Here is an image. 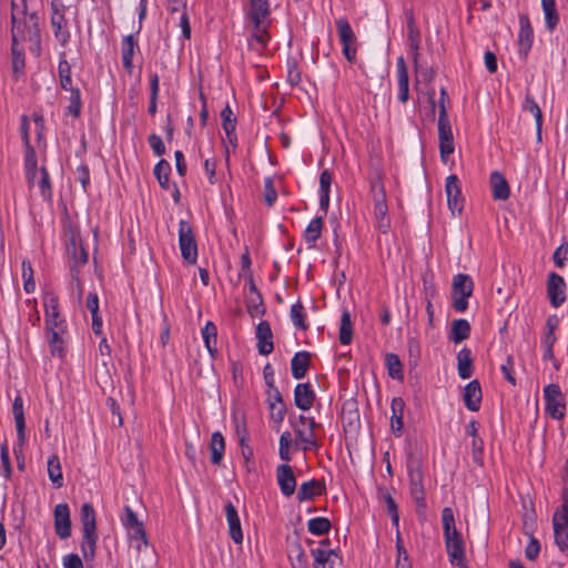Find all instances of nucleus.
Returning <instances> with one entry per match:
<instances>
[{"label":"nucleus","instance_id":"4be33fe9","mask_svg":"<svg viewBox=\"0 0 568 568\" xmlns=\"http://www.w3.org/2000/svg\"><path fill=\"white\" fill-rule=\"evenodd\" d=\"M480 402L481 388L478 381L474 379L464 388V403L469 410L477 412L480 407Z\"/></svg>","mask_w":568,"mask_h":568},{"label":"nucleus","instance_id":"338daca9","mask_svg":"<svg viewBox=\"0 0 568 568\" xmlns=\"http://www.w3.org/2000/svg\"><path fill=\"white\" fill-rule=\"evenodd\" d=\"M291 560H292L293 568H307L308 567L306 554L300 546L296 547L295 556L291 557Z\"/></svg>","mask_w":568,"mask_h":568},{"label":"nucleus","instance_id":"c03bdc74","mask_svg":"<svg viewBox=\"0 0 568 568\" xmlns=\"http://www.w3.org/2000/svg\"><path fill=\"white\" fill-rule=\"evenodd\" d=\"M323 217L313 219L304 232V239L308 244L315 243L322 234Z\"/></svg>","mask_w":568,"mask_h":568},{"label":"nucleus","instance_id":"c756f323","mask_svg":"<svg viewBox=\"0 0 568 568\" xmlns=\"http://www.w3.org/2000/svg\"><path fill=\"white\" fill-rule=\"evenodd\" d=\"M564 501L552 517L554 532L568 530V491L564 493Z\"/></svg>","mask_w":568,"mask_h":568},{"label":"nucleus","instance_id":"1a4fd4ad","mask_svg":"<svg viewBox=\"0 0 568 568\" xmlns=\"http://www.w3.org/2000/svg\"><path fill=\"white\" fill-rule=\"evenodd\" d=\"M546 412L555 419H562L565 416V399L557 384H549L544 388Z\"/></svg>","mask_w":568,"mask_h":568},{"label":"nucleus","instance_id":"de8ad7c7","mask_svg":"<svg viewBox=\"0 0 568 568\" xmlns=\"http://www.w3.org/2000/svg\"><path fill=\"white\" fill-rule=\"evenodd\" d=\"M291 445H292V436L290 432H284L280 437V449L278 455L280 458L286 463L292 459L291 456Z\"/></svg>","mask_w":568,"mask_h":568},{"label":"nucleus","instance_id":"4d7b16f0","mask_svg":"<svg viewBox=\"0 0 568 568\" xmlns=\"http://www.w3.org/2000/svg\"><path fill=\"white\" fill-rule=\"evenodd\" d=\"M203 339L205 345L211 354L215 352V348L211 345V342H216V327L212 322H207L204 328L202 329Z\"/></svg>","mask_w":568,"mask_h":568},{"label":"nucleus","instance_id":"bf43d9fd","mask_svg":"<svg viewBox=\"0 0 568 568\" xmlns=\"http://www.w3.org/2000/svg\"><path fill=\"white\" fill-rule=\"evenodd\" d=\"M416 73H417L416 81L424 82L426 84H429L436 75L435 70L432 67H423V65H420L418 68V70H416Z\"/></svg>","mask_w":568,"mask_h":568},{"label":"nucleus","instance_id":"58836bf2","mask_svg":"<svg viewBox=\"0 0 568 568\" xmlns=\"http://www.w3.org/2000/svg\"><path fill=\"white\" fill-rule=\"evenodd\" d=\"M385 364L388 371V375L397 381L404 379L403 364L399 357L394 353H388L385 356Z\"/></svg>","mask_w":568,"mask_h":568},{"label":"nucleus","instance_id":"a211bd4d","mask_svg":"<svg viewBox=\"0 0 568 568\" xmlns=\"http://www.w3.org/2000/svg\"><path fill=\"white\" fill-rule=\"evenodd\" d=\"M45 307V328L47 331H53L61 326L62 329H67V325L63 318H60L58 311V300L54 296H50L44 302Z\"/></svg>","mask_w":568,"mask_h":568},{"label":"nucleus","instance_id":"c9c22d12","mask_svg":"<svg viewBox=\"0 0 568 568\" xmlns=\"http://www.w3.org/2000/svg\"><path fill=\"white\" fill-rule=\"evenodd\" d=\"M48 476L57 488L63 486L61 464L57 455H52L48 459Z\"/></svg>","mask_w":568,"mask_h":568},{"label":"nucleus","instance_id":"864d4df0","mask_svg":"<svg viewBox=\"0 0 568 568\" xmlns=\"http://www.w3.org/2000/svg\"><path fill=\"white\" fill-rule=\"evenodd\" d=\"M12 70L16 74H20L24 68V58L22 50L19 49V43L12 42Z\"/></svg>","mask_w":568,"mask_h":568},{"label":"nucleus","instance_id":"f8f14e48","mask_svg":"<svg viewBox=\"0 0 568 568\" xmlns=\"http://www.w3.org/2000/svg\"><path fill=\"white\" fill-rule=\"evenodd\" d=\"M566 283L562 276L552 272L548 276L547 281V295L550 304L554 307H559L566 300L565 295Z\"/></svg>","mask_w":568,"mask_h":568},{"label":"nucleus","instance_id":"4468645a","mask_svg":"<svg viewBox=\"0 0 568 568\" xmlns=\"http://www.w3.org/2000/svg\"><path fill=\"white\" fill-rule=\"evenodd\" d=\"M276 480L280 486L281 493L290 497L296 490V478L293 469L287 464H282L276 468Z\"/></svg>","mask_w":568,"mask_h":568},{"label":"nucleus","instance_id":"37998d69","mask_svg":"<svg viewBox=\"0 0 568 568\" xmlns=\"http://www.w3.org/2000/svg\"><path fill=\"white\" fill-rule=\"evenodd\" d=\"M171 165L166 160H161L154 168V175L162 189L168 190L170 186Z\"/></svg>","mask_w":568,"mask_h":568},{"label":"nucleus","instance_id":"a878e982","mask_svg":"<svg viewBox=\"0 0 568 568\" xmlns=\"http://www.w3.org/2000/svg\"><path fill=\"white\" fill-rule=\"evenodd\" d=\"M312 555L314 557V568H335V564L338 559L334 550L322 548L312 549Z\"/></svg>","mask_w":568,"mask_h":568},{"label":"nucleus","instance_id":"423d86ee","mask_svg":"<svg viewBox=\"0 0 568 568\" xmlns=\"http://www.w3.org/2000/svg\"><path fill=\"white\" fill-rule=\"evenodd\" d=\"M474 283L469 275L457 274L453 278V307L463 313L468 307L467 298L471 296Z\"/></svg>","mask_w":568,"mask_h":568},{"label":"nucleus","instance_id":"7ed1b4c3","mask_svg":"<svg viewBox=\"0 0 568 568\" xmlns=\"http://www.w3.org/2000/svg\"><path fill=\"white\" fill-rule=\"evenodd\" d=\"M270 13L268 0H250L247 18L253 24L252 39L258 45L256 50L264 48L267 43L268 32L265 21ZM250 45L255 49L252 42H250Z\"/></svg>","mask_w":568,"mask_h":568},{"label":"nucleus","instance_id":"f257e3e1","mask_svg":"<svg viewBox=\"0 0 568 568\" xmlns=\"http://www.w3.org/2000/svg\"><path fill=\"white\" fill-rule=\"evenodd\" d=\"M384 172L378 166H372L369 173V190L374 204V215L381 232L387 233L390 227L388 217L387 196L384 185Z\"/></svg>","mask_w":568,"mask_h":568},{"label":"nucleus","instance_id":"20e7f679","mask_svg":"<svg viewBox=\"0 0 568 568\" xmlns=\"http://www.w3.org/2000/svg\"><path fill=\"white\" fill-rule=\"evenodd\" d=\"M81 524L83 532L82 554L85 560H92L95 556L98 535L95 511L89 503L81 507Z\"/></svg>","mask_w":568,"mask_h":568},{"label":"nucleus","instance_id":"052dcab7","mask_svg":"<svg viewBox=\"0 0 568 568\" xmlns=\"http://www.w3.org/2000/svg\"><path fill=\"white\" fill-rule=\"evenodd\" d=\"M397 561H396V568H410V564L408 560V554L405 550L404 546L400 544L399 540V532L397 531Z\"/></svg>","mask_w":568,"mask_h":568},{"label":"nucleus","instance_id":"2f4dec72","mask_svg":"<svg viewBox=\"0 0 568 568\" xmlns=\"http://www.w3.org/2000/svg\"><path fill=\"white\" fill-rule=\"evenodd\" d=\"M322 494V487L320 481L312 479L301 485L297 491L298 501H306L313 499L315 496Z\"/></svg>","mask_w":568,"mask_h":568},{"label":"nucleus","instance_id":"8fccbe9b","mask_svg":"<svg viewBox=\"0 0 568 568\" xmlns=\"http://www.w3.org/2000/svg\"><path fill=\"white\" fill-rule=\"evenodd\" d=\"M59 77H60V84L63 90L68 91L70 88H73L72 79H71V67L68 63V61L62 60L59 62Z\"/></svg>","mask_w":568,"mask_h":568},{"label":"nucleus","instance_id":"dca6fc26","mask_svg":"<svg viewBox=\"0 0 568 568\" xmlns=\"http://www.w3.org/2000/svg\"><path fill=\"white\" fill-rule=\"evenodd\" d=\"M21 134L24 142V145L27 148V154H26V170H28V176L30 182L33 181L34 176L37 175L36 172V152L30 146V140H29V123L27 115H23L21 118Z\"/></svg>","mask_w":568,"mask_h":568},{"label":"nucleus","instance_id":"e2e57ef3","mask_svg":"<svg viewBox=\"0 0 568 568\" xmlns=\"http://www.w3.org/2000/svg\"><path fill=\"white\" fill-rule=\"evenodd\" d=\"M125 517L123 518V525L126 529H132L134 527L143 525L135 515V513L129 507L124 508Z\"/></svg>","mask_w":568,"mask_h":568},{"label":"nucleus","instance_id":"79ce46f5","mask_svg":"<svg viewBox=\"0 0 568 568\" xmlns=\"http://www.w3.org/2000/svg\"><path fill=\"white\" fill-rule=\"evenodd\" d=\"M524 109L534 115L536 120L537 141H541L542 114L539 105L531 97L527 95L525 99Z\"/></svg>","mask_w":568,"mask_h":568},{"label":"nucleus","instance_id":"ea45409f","mask_svg":"<svg viewBox=\"0 0 568 568\" xmlns=\"http://www.w3.org/2000/svg\"><path fill=\"white\" fill-rule=\"evenodd\" d=\"M447 554L452 564H462L465 561V549L463 540H445Z\"/></svg>","mask_w":568,"mask_h":568},{"label":"nucleus","instance_id":"39448f33","mask_svg":"<svg viewBox=\"0 0 568 568\" xmlns=\"http://www.w3.org/2000/svg\"><path fill=\"white\" fill-rule=\"evenodd\" d=\"M407 471L409 477V490L417 508H425V490L420 460L413 454L407 458Z\"/></svg>","mask_w":568,"mask_h":568},{"label":"nucleus","instance_id":"774afa93","mask_svg":"<svg viewBox=\"0 0 568 568\" xmlns=\"http://www.w3.org/2000/svg\"><path fill=\"white\" fill-rule=\"evenodd\" d=\"M540 551L539 541L535 537H530V541L526 547L525 555L529 560H535Z\"/></svg>","mask_w":568,"mask_h":568},{"label":"nucleus","instance_id":"0e129e2a","mask_svg":"<svg viewBox=\"0 0 568 568\" xmlns=\"http://www.w3.org/2000/svg\"><path fill=\"white\" fill-rule=\"evenodd\" d=\"M442 521L444 532H448L449 529L456 527L455 517L450 507H445L442 511Z\"/></svg>","mask_w":568,"mask_h":568},{"label":"nucleus","instance_id":"3c124183","mask_svg":"<svg viewBox=\"0 0 568 568\" xmlns=\"http://www.w3.org/2000/svg\"><path fill=\"white\" fill-rule=\"evenodd\" d=\"M22 278L24 281V291L32 293L36 290V283L33 280V270L29 261L22 262Z\"/></svg>","mask_w":568,"mask_h":568},{"label":"nucleus","instance_id":"69168bd1","mask_svg":"<svg viewBox=\"0 0 568 568\" xmlns=\"http://www.w3.org/2000/svg\"><path fill=\"white\" fill-rule=\"evenodd\" d=\"M148 140L155 155L161 156L165 153V146L160 135L152 133Z\"/></svg>","mask_w":568,"mask_h":568},{"label":"nucleus","instance_id":"13d9d810","mask_svg":"<svg viewBox=\"0 0 568 568\" xmlns=\"http://www.w3.org/2000/svg\"><path fill=\"white\" fill-rule=\"evenodd\" d=\"M277 199V193L274 187V182L271 178L265 179L264 182V200L268 206H272Z\"/></svg>","mask_w":568,"mask_h":568},{"label":"nucleus","instance_id":"6e6552de","mask_svg":"<svg viewBox=\"0 0 568 568\" xmlns=\"http://www.w3.org/2000/svg\"><path fill=\"white\" fill-rule=\"evenodd\" d=\"M179 244L183 260L189 264H195L197 260V245L189 222L181 220L179 223Z\"/></svg>","mask_w":568,"mask_h":568},{"label":"nucleus","instance_id":"412c9836","mask_svg":"<svg viewBox=\"0 0 568 568\" xmlns=\"http://www.w3.org/2000/svg\"><path fill=\"white\" fill-rule=\"evenodd\" d=\"M226 519L229 524V532L232 540L235 544H241L243 540V534L241 528V521L236 508L232 503H227L225 506Z\"/></svg>","mask_w":568,"mask_h":568},{"label":"nucleus","instance_id":"7c9ffc66","mask_svg":"<svg viewBox=\"0 0 568 568\" xmlns=\"http://www.w3.org/2000/svg\"><path fill=\"white\" fill-rule=\"evenodd\" d=\"M458 374L460 378L467 379L473 374V359L469 348L464 347L457 354Z\"/></svg>","mask_w":568,"mask_h":568},{"label":"nucleus","instance_id":"49530a36","mask_svg":"<svg viewBox=\"0 0 568 568\" xmlns=\"http://www.w3.org/2000/svg\"><path fill=\"white\" fill-rule=\"evenodd\" d=\"M308 530L316 536L325 535L331 529V521L325 517H316L308 521Z\"/></svg>","mask_w":568,"mask_h":568},{"label":"nucleus","instance_id":"aec40b11","mask_svg":"<svg viewBox=\"0 0 568 568\" xmlns=\"http://www.w3.org/2000/svg\"><path fill=\"white\" fill-rule=\"evenodd\" d=\"M315 400V393L310 383L297 384L294 389V403L302 410H308Z\"/></svg>","mask_w":568,"mask_h":568},{"label":"nucleus","instance_id":"680f3d73","mask_svg":"<svg viewBox=\"0 0 568 568\" xmlns=\"http://www.w3.org/2000/svg\"><path fill=\"white\" fill-rule=\"evenodd\" d=\"M385 504L387 508V513L390 516L392 523L398 527L399 516H398V508L395 499L390 495H386L385 497Z\"/></svg>","mask_w":568,"mask_h":568},{"label":"nucleus","instance_id":"393cba45","mask_svg":"<svg viewBox=\"0 0 568 568\" xmlns=\"http://www.w3.org/2000/svg\"><path fill=\"white\" fill-rule=\"evenodd\" d=\"M404 407L405 403L403 398L400 397H394L392 400L390 409H392V417H390V427L395 435L399 436L402 433V429L404 427L403 423V414H404Z\"/></svg>","mask_w":568,"mask_h":568},{"label":"nucleus","instance_id":"2eb2a0df","mask_svg":"<svg viewBox=\"0 0 568 568\" xmlns=\"http://www.w3.org/2000/svg\"><path fill=\"white\" fill-rule=\"evenodd\" d=\"M446 194H447V204L452 213L455 215L456 213H460L463 210V200L460 189L458 186V179L456 175H449L446 179Z\"/></svg>","mask_w":568,"mask_h":568},{"label":"nucleus","instance_id":"c85d7f7f","mask_svg":"<svg viewBox=\"0 0 568 568\" xmlns=\"http://www.w3.org/2000/svg\"><path fill=\"white\" fill-rule=\"evenodd\" d=\"M53 14L51 18V24L54 29V34L61 43H65L69 39V31L67 30V21L64 16L59 12L54 6H52Z\"/></svg>","mask_w":568,"mask_h":568},{"label":"nucleus","instance_id":"4c0bfd02","mask_svg":"<svg viewBox=\"0 0 568 568\" xmlns=\"http://www.w3.org/2000/svg\"><path fill=\"white\" fill-rule=\"evenodd\" d=\"M542 10L545 12L546 27L552 31L559 21V14L556 9L555 0H541Z\"/></svg>","mask_w":568,"mask_h":568},{"label":"nucleus","instance_id":"f3484780","mask_svg":"<svg viewBox=\"0 0 568 568\" xmlns=\"http://www.w3.org/2000/svg\"><path fill=\"white\" fill-rule=\"evenodd\" d=\"M257 349L261 355H268L274 349L273 333L271 325L262 321L256 326Z\"/></svg>","mask_w":568,"mask_h":568},{"label":"nucleus","instance_id":"bb28decb","mask_svg":"<svg viewBox=\"0 0 568 568\" xmlns=\"http://www.w3.org/2000/svg\"><path fill=\"white\" fill-rule=\"evenodd\" d=\"M310 366V353L298 352L296 353L291 362L292 375L296 379H301L305 376Z\"/></svg>","mask_w":568,"mask_h":568},{"label":"nucleus","instance_id":"e433bc0d","mask_svg":"<svg viewBox=\"0 0 568 568\" xmlns=\"http://www.w3.org/2000/svg\"><path fill=\"white\" fill-rule=\"evenodd\" d=\"M36 172H37V175L34 176L32 182H30L29 176L27 175L28 182L30 185H33L37 182L39 185L41 195L44 199L49 200L51 197V185H50L49 174H48L45 168H41L40 170L36 169Z\"/></svg>","mask_w":568,"mask_h":568},{"label":"nucleus","instance_id":"0eeeda50","mask_svg":"<svg viewBox=\"0 0 568 568\" xmlns=\"http://www.w3.org/2000/svg\"><path fill=\"white\" fill-rule=\"evenodd\" d=\"M438 138L440 159L444 163L448 161L449 155L454 152V136L452 125L448 119L446 105H440L438 115Z\"/></svg>","mask_w":568,"mask_h":568},{"label":"nucleus","instance_id":"f704fd0d","mask_svg":"<svg viewBox=\"0 0 568 568\" xmlns=\"http://www.w3.org/2000/svg\"><path fill=\"white\" fill-rule=\"evenodd\" d=\"M470 333V325L469 323L464 320H455L452 324V331H450V339L458 344L463 342L464 339L468 338Z\"/></svg>","mask_w":568,"mask_h":568},{"label":"nucleus","instance_id":"a18cd8bd","mask_svg":"<svg viewBox=\"0 0 568 568\" xmlns=\"http://www.w3.org/2000/svg\"><path fill=\"white\" fill-rule=\"evenodd\" d=\"M135 41L132 34L126 36L122 42V60L125 69L132 68V58L134 53Z\"/></svg>","mask_w":568,"mask_h":568},{"label":"nucleus","instance_id":"a19ab883","mask_svg":"<svg viewBox=\"0 0 568 568\" xmlns=\"http://www.w3.org/2000/svg\"><path fill=\"white\" fill-rule=\"evenodd\" d=\"M67 329H62L61 326L59 328H54L53 331H47L49 335V344L51 348V354L53 356H62L63 355V339L62 335Z\"/></svg>","mask_w":568,"mask_h":568},{"label":"nucleus","instance_id":"cd10ccee","mask_svg":"<svg viewBox=\"0 0 568 568\" xmlns=\"http://www.w3.org/2000/svg\"><path fill=\"white\" fill-rule=\"evenodd\" d=\"M225 449V440L223 435L220 432H214L211 437L210 443V452H211V462L214 465H220L223 459V454Z\"/></svg>","mask_w":568,"mask_h":568},{"label":"nucleus","instance_id":"603ef678","mask_svg":"<svg viewBox=\"0 0 568 568\" xmlns=\"http://www.w3.org/2000/svg\"><path fill=\"white\" fill-rule=\"evenodd\" d=\"M303 311H304V306L302 305L301 302L293 304L291 307V318H292L293 324L297 328L306 329L307 325L305 324V321H304Z\"/></svg>","mask_w":568,"mask_h":568},{"label":"nucleus","instance_id":"b1692460","mask_svg":"<svg viewBox=\"0 0 568 568\" xmlns=\"http://www.w3.org/2000/svg\"><path fill=\"white\" fill-rule=\"evenodd\" d=\"M490 187L495 200L506 201L509 195V185L504 175L497 171L490 174Z\"/></svg>","mask_w":568,"mask_h":568},{"label":"nucleus","instance_id":"72a5a7b5","mask_svg":"<svg viewBox=\"0 0 568 568\" xmlns=\"http://www.w3.org/2000/svg\"><path fill=\"white\" fill-rule=\"evenodd\" d=\"M338 339L343 345L351 344L353 339V324L351 321V314L347 310H344L342 313Z\"/></svg>","mask_w":568,"mask_h":568},{"label":"nucleus","instance_id":"5701e85b","mask_svg":"<svg viewBox=\"0 0 568 568\" xmlns=\"http://www.w3.org/2000/svg\"><path fill=\"white\" fill-rule=\"evenodd\" d=\"M67 252L71 257V266H74V271H77L78 266L87 264L88 253L84 250L81 240H78L74 235L71 237V241L67 246Z\"/></svg>","mask_w":568,"mask_h":568},{"label":"nucleus","instance_id":"f03ea898","mask_svg":"<svg viewBox=\"0 0 568 568\" xmlns=\"http://www.w3.org/2000/svg\"><path fill=\"white\" fill-rule=\"evenodd\" d=\"M12 0V42L19 43L27 39L32 42L39 41L38 16L36 13L27 14L24 0Z\"/></svg>","mask_w":568,"mask_h":568},{"label":"nucleus","instance_id":"5fc2aeb1","mask_svg":"<svg viewBox=\"0 0 568 568\" xmlns=\"http://www.w3.org/2000/svg\"><path fill=\"white\" fill-rule=\"evenodd\" d=\"M221 118L223 120L222 125L225 134L234 132L236 126V119L233 116V112L229 105L222 110Z\"/></svg>","mask_w":568,"mask_h":568},{"label":"nucleus","instance_id":"9d476101","mask_svg":"<svg viewBox=\"0 0 568 568\" xmlns=\"http://www.w3.org/2000/svg\"><path fill=\"white\" fill-rule=\"evenodd\" d=\"M336 28L339 41L343 44V53L345 58L352 62L356 57V36L345 18H339L336 21Z\"/></svg>","mask_w":568,"mask_h":568},{"label":"nucleus","instance_id":"ddd939ff","mask_svg":"<svg viewBox=\"0 0 568 568\" xmlns=\"http://www.w3.org/2000/svg\"><path fill=\"white\" fill-rule=\"evenodd\" d=\"M54 529L57 535L62 538H69L71 535L70 510L67 504H58L54 508Z\"/></svg>","mask_w":568,"mask_h":568},{"label":"nucleus","instance_id":"6ab92c4d","mask_svg":"<svg viewBox=\"0 0 568 568\" xmlns=\"http://www.w3.org/2000/svg\"><path fill=\"white\" fill-rule=\"evenodd\" d=\"M519 24L520 30L518 34V44L519 52L521 55L526 57L528 51L532 44L534 32L529 21V18L526 14L519 16Z\"/></svg>","mask_w":568,"mask_h":568},{"label":"nucleus","instance_id":"09e8293b","mask_svg":"<svg viewBox=\"0 0 568 568\" xmlns=\"http://www.w3.org/2000/svg\"><path fill=\"white\" fill-rule=\"evenodd\" d=\"M159 75L156 73H152L150 75V89H151V95H150V105H149V113L151 115H154L156 112V101L159 95Z\"/></svg>","mask_w":568,"mask_h":568},{"label":"nucleus","instance_id":"473e14b6","mask_svg":"<svg viewBox=\"0 0 568 568\" xmlns=\"http://www.w3.org/2000/svg\"><path fill=\"white\" fill-rule=\"evenodd\" d=\"M12 412L14 416L18 437L20 440L24 439L26 420L23 413V400L21 396H17L13 400Z\"/></svg>","mask_w":568,"mask_h":568},{"label":"nucleus","instance_id":"9b49d317","mask_svg":"<svg viewBox=\"0 0 568 568\" xmlns=\"http://www.w3.org/2000/svg\"><path fill=\"white\" fill-rule=\"evenodd\" d=\"M300 424L307 425V429L302 428L297 423L291 419V425L294 428L297 440L303 444V449H310L317 446L314 430L318 426V424L314 420V418L306 417L304 415L298 416Z\"/></svg>","mask_w":568,"mask_h":568},{"label":"nucleus","instance_id":"6e6d98bb","mask_svg":"<svg viewBox=\"0 0 568 568\" xmlns=\"http://www.w3.org/2000/svg\"><path fill=\"white\" fill-rule=\"evenodd\" d=\"M68 91H70V104L68 106V110L71 114H73L75 118L80 115L81 111V94L79 89L77 88H70Z\"/></svg>","mask_w":568,"mask_h":568}]
</instances>
